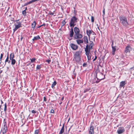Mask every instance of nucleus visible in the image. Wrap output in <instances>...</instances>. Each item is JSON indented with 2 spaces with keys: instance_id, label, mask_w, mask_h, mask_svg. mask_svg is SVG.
Masks as SVG:
<instances>
[{
  "instance_id": "5",
  "label": "nucleus",
  "mask_w": 134,
  "mask_h": 134,
  "mask_svg": "<svg viewBox=\"0 0 134 134\" xmlns=\"http://www.w3.org/2000/svg\"><path fill=\"white\" fill-rule=\"evenodd\" d=\"M93 46H89L88 44H87L85 49V51L86 52V54H88L90 53V50L92 48Z\"/></svg>"
},
{
  "instance_id": "9",
  "label": "nucleus",
  "mask_w": 134,
  "mask_h": 134,
  "mask_svg": "<svg viewBox=\"0 0 134 134\" xmlns=\"http://www.w3.org/2000/svg\"><path fill=\"white\" fill-rule=\"evenodd\" d=\"M2 131L3 134H5L8 131V129L7 126H3L2 129Z\"/></svg>"
},
{
  "instance_id": "40",
  "label": "nucleus",
  "mask_w": 134,
  "mask_h": 134,
  "mask_svg": "<svg viewBox=\"0 0 134 134\" xmlns=\"http://www.w3.org/2000/svg\"><path fill=\"white\" fill-rule=\"evenodd\" d=\"M46 62L48 63L49 64L50 62L51 61L49 59H47L46 60Z\"/></svg>"
},
{
  "instance_id": "16",
  "label": "nucleus",
  "mask_w": 134,
  "mask_h": 134,
  "mask_svg": "<svg viewBox=\"0 0 134 134\" xmlns=\"http://www.w3.org/2000/svg\"><path fill=\"white\" fill-rule=\"evenodd\" d=\"M126 83L125 81H122L120 82V86L121 87H124Z\"/></svg>"
},
{
  "instance_id": "43",
  "label": "nucleus",
  "mask_w": 134,
  "mask_h": 134,
  "mask_svg": "<svg viewBox=\"0 0 134 134\" xmlns=\"http://www.w3.org/2000/svg\"><path fill=\"white\" fill-rule=\"evenodd\" d=\"M32 113H36V112L35 111L33 110L32 111Z\"/></svg>"
},
{
  "instance_id": "27",
  "label": "nucleus",
  "mask_w": 134,
  "mask_h": 134,
  "mask_svg": "<svg viewBox=\"0 0 134 134\" xmlns=\"http://www.w3.org/2000/svg\"><path fill=\"white\" fill-rule=\"evenodd\" d=\"M57 84V82L55 81H54V82L52 85V87L53 88L54 87V86L56 85Z\"/></svg>"
},
{
  "instance_id": "63",
  "label": "nucleus",
  "mask_w": 134,
  "mask_h": 134,
  "mask_svg": "<svg viewBox=\"0 0 134 134\" xmlns=\"http://www.w3.org/2000/svg\"><path fill=\"white\" fill-rule=\"evenodd\" d=\"M103 12L104 14V10H103Z\"/></svg>"
},
{
  "instance_id": "53",
  "label": "nucleus",
  "mask_w": 134,
  "mask_h": 134,
  "mask_svg": "<svg viewBox=\"0 0 134 134\" xmlns=\"http://www.w3.org/2000/svg\"><path fill=\"white\" fill-rule=\"evenodd\" d=\"M7 62H8L9 63L10 62V60H8V61Z\"/></svg>"
},
{
  "instance_id": "8",
  "label": "nucleus",
  "mask_w": 134,
  "mask_h": 134,
  "mask_svg": "<svg viewBox=\"0 0 134 134\" xmlns=\"http://www.w3.org/2000/svg\"><path fill=\"white\" fill-rule=\"evenodd\" d=\"M82 37V35L80 33L75 34L74 36V37L75 39H80Z\"/></svg>"
},
{
  "instance_id": "62",
  "label": "nucleus",
  "mask_w": 134,
  "mask_h": 134,
  "mask_svg": "<svg viewBox=\"0 0 134 134\" xmlns=\"http://www.w3.org/2000/svg\"><path fill=\"white\" fill-rule=\"evenodd\" d=\"M41 27V25L40 26H39L38 27V28H40V27Z\"/></svg>"
},
{
  "instance_id": "51",
  "label": "nucleus",
  "mask_w": 134,
  "mask_h": 134,
  "mask_svg": "<svg viewBox=\"0 0 134 134\" xmlns=\"http://www.w3.org/2000/svg\"><path fill=\"white\" fill-rule=\"evenodd\" d=\"M133 68H134V66H133V67H131L130 68V69H133Z\"/></svg>"
},
{
  "instance_id": "38",
  "label": "nucleus",
  "mask_w": 134,
  "mask_h": 134,
  "mask_svg": "<svg viewBox=\"0 0 134 134\" xmlns=\"http://www.w3.org/2000/svg\"><path fill=\"white\" fill-rule=\"evenodd\" d=\"M91 21L92 22H94V17L93 16H92L91 17Z\"/></svg>"
},
{
  "instance_id": "31",
  "label": "nucleus",
  "mask_w": 134,
  "mask_h": 134,
  "mask_svg": "<svg viewBox=\"0 0 134 134\" xmlns=\"http://www.w3.org/2000/svg\"><path fill=\"white\" fill-rule=\"evenodd\" d=\"M26 12L25 10H23L22 12V14L24 16H25L26 15Z\"/></svg>"
},
{
  "instance_id": "11",
  "label": "nucleus",
  "mask_w": 134,
  "mask_h": 134,
  "mask_svg": "<svg viewBox=\"0 0 134 134\" xmlns=\"http://www.w3.org/2000/svg\"><path fill=\"white\" fill-rule=\"evenodd\" d=\"M131 49V47L129 45L127 46L125 49V52L126 53L130 52V50Z\"/></svg>"
},
{
  "instance_id": "2",
  "label": "nucleus",
  "mask_w": 134,
  "mask_h": 134,
  "mask_svg": "<svg viewBox=\"0 0 134 134\" xmlns=\"http://www.w3.org/2000/svg\"><path fill=\"white\" fill-rule=\"evenodd\" d=\"M82 51L81 50L76 52L74 56V60L77 62H79L81 60V55Z\"/></svg>"
},
{
  "instance_id": "54",
  "label": "nucleus",
  "mask_w": 134,
  "mask_h": 134,
  "mask_svg": "<svg viewBox=\"0 0 134 134\" xmlns=\"http://www.w3.org/2000/svg\"><path fill=\"white\" fill-rule=\"evenodd\" d=\"M64 99V97H63L62 98H61V100H63Z\"/></svg>"
},
{
  "instance_id": "14",
  "label": "nucleus",
  "mask_w": 134,
  "mask_h": 134,
  "mask_svg": "<svg viewBox=\"0 0 134 134\" xmlns=\"http://www.w3.org/2000/svg\"><path fill=\"white\" fill-rule=\"evenodd\" d=\"M74 31L75 34H77L80 32V31L79 29L77 27H75L74 28Z\"/></svg>"
},
{
  "instance_id": "41",
  "label": "nucleus",
  "mask_w": 134,
  "mask_h": 134,
  "mask_svg": "<svg viewBox=\"0 0 134 134\" xmlns=\"http://www.w3.org/2000/svg\"><path fill=\"white\" fill-rule=\"evenodd\" d=\"M3 54L1 53V54L0 58L1 61V59L3 57Z\"/></svg>"
},
{
  "instance_id": "23",
  "label": "nucleus",
  "mask_w": 134,
  "mask_h": 134,
  "mask_svg": "<svg viewBox=\"0 0 134 134\" xmlns=\"http://www.w3.org/2000/svg\"><path fill=\"white\" fill-rule=\"evenodd\" d=\"M77 43L79 44L81 43H83V41L82 40L78 39L76 40Z\"/></svg>"
},
{
  "instance_id": "57",
  "label": "nucleus",
  "mask_w": 134,
  "mask_h": 134,
  "mask_svg": "<svg viewBox=\"0 0 134 134\" xmlns=\"http://www.w3.org/2000/svg\"><path fill=\"white\" fill-rule=\"evenodd\" d=\"M96 59H95V58H94V59H93V61H95Z\"/></svg>"
},
{
  "instance_id": "33",
  "label": "nucleus",
  "mask_w": 134,
  "mask_h": 134,
  "mask_svg": "<svg viewBox=\"0 0 134 134\" xmlns=\"http://www.w3.org/2000/svg\"><path fill=\"white\" fill-rule=\"evenodd\" d=\"M7 104L6 103H5L4 104V110L5 112V111L7 110Z\"/></svg>"
},
{
  "instance_id": "45",
  "label": "nucleus",
  "mask_w": 134,
  "mask_h": 134,
  "mask_svg": "<svg viewBox=\"0 0 134 134\" xmlns=\"http://www.w3.org/2000/svg\"><path fill=\"white\" fill-rule=\"evenodd\" d=\"M43 100H44V101H45V102H46V97H43Z\"/></svg>"
},
{
  "instance_id": "61",
  "label": "nucleus",
  "mask_w": 134,
  "mask_h": 134,
  "mask_svg": "<svg viewBox=\"0 0 134 134\" xmlns=\"http://www.w3.org/2000/svg\"><path fill=\"white\" fill-rule=\"evenodd\" d=\"M2 70H1L0 71V74H1L2 72Z\"/></svg>"
},
{
  "instance_id": "21",
  "label": "nucleus",
  "mask_w": 134,
  "mask_h": 134,
  "mask_svg": "<svg viewBox=\"0 0 134 134\" xmlns=\"http://www.w3.org/2000/svg\"><path fill=\"white\" fill-rule=\"evenodd\" d=\"M14 54L13 53H11L10 55L9 58L11 60L12 59H14Z\"/></svg>"
},
{
  "instance_id": "30",
  "label": "nucleus",
  "mask_w": 134,
  "mask_h": 134,
  "mask_svg": "<svg viewBox=\"0 0 134 134\" xmlns=\"http://www.w3.org/2000/svg\"><path fill=\"white\" fill-rule=\"evenodd\" d=\"M9 57L8 55V56H7V58L5 61V64H6V63L8 61V60H9Z\"/></svg>"
},
{
  "instance_id": "32",
  "label": "nucleus",
  "mask_w": 134,
  "mask_h": 134,
  "mask_svg": "<svg viewBox=\"0 0 134 134\" xmlns=\"http://www.w3.org/2000/svg\"><path fill=\"white\" fill-rule=\"evenodd\" d=\"M39 132L38 130H36L35 131L34 134H38Z\"/></svg>"
},
{
  "instance_id": "58",
  "label": "nucleus",
  "mask_w": 134,
  "mask_h": 134,
  "mask_svg": "<svg viewBox=\"0 0 134 134\" xmlns=\"http://www.w3.org/2000/svg\"><path fill=\"white\" fill-rule=\"evenodd\" d=\"M96 59H95V58H94V59H93V61H95Z\"/></svg>"
},
{
  "instance_id": "15",
  "label": "nucleus",
  "mask_w": 134,
  "mask_h": 134,
  "mask_svg": "<svg viewBox=\"0 0 134 134\" xmlns=\"http://www.w3.org/2000/svg\"><path fill=\"white\" fill-rule=\"evenodd\" d=\"M74 34V32L73 31V29L72 28L71 29V30L69 32V36L70 37H72Z\"/></svg>"
},
{
  "instance_id": "56",
  "label": "nucleus",
  "mask_w": 134,
  "mask_h": 134,
  "mask_svg": "<svg viewBox=\"0 0 134 134\" xmlns=\"http://www.w3.org/2000/svg\"><path fill=\"white\" fill-rule=\"evenodd\" d=\"M1 104H2L3 103V101L1 100Z\"/></svg>"
},
{
  "instance_id": "36",
  "label": "nucleus",
  "mask_w": 134,
  "mask_h": 134,
  "mask_svg": "<svg viewBox=\"0 0 134 134\" xmlns=\"http://www.w3.org/2000/svg\"><path fill=\"white\" fill-rule=\"evenodd\" d=\"M35 60L36 59L35 58H32L31 59V62L32 63H33L35 61Z\"/></svg>"
},
{
  "instance_id": "60",
  "label": "nucleus",
  "mask_w": 134,
  "mask_h": 134,
  "mask_svg": "<svg viewBox=\"0 0 134 134\" xmlns=\"http://www.w3.org/2000/svg\"><path fill=\"white\" fill-rule=\"evenodd\" d=\"M97 56H95V58H95V59H97Z\"/></svg>"
},
{
  "instance_id": "47",
  "label": "nucleus",
  "mask_w": 134,
  "mask_h": 134,
  "mask_svg": "<svg viewBox=\"0 0 134 134\" xmlns=\"http://www.w3.org/2000/svg\"><path fill=\"white\" fill-rule=\"evenodd\" d=\"M49 14L50 15H53L54 14V13H53L51 12V13H49Z\"/></svg>"
},
{
  "instance_id": "49",
  "label": "nucleus",
  "mask_w": 134,
  "mask_h": 134,
  "mask_svg": "<svg viewBox=\"0 0 134 134\" xmlns=\"http://www.w3.org/2000/svg\"><path fill=\"white\" fill-rule=\"evenodd\" d=\"M23 37L21 35V38H20V41H21L22 40V39H23Z\"/></svg>"
},
{
  "instance_id": "37",
  "label": "nucleus",
  "mask_w": 134,
  "mask_h": 134,
  "mask_svg": "<svg viewBox=\"0 0 134 134\" xmlns=\"http://www.w3.org/2000/svg\"><path fill=\"white\" fill-rule=\"evenodd\" d=\"M90 89L88 88L86 89L83 91V92L85 93H86Z\"/></svg>"
},
{
  "instance_id": "17",
  "label": "nucleus",
  "mask_w": 134,
  "mask_h": 134,
  "mask_svg": "<svg viewBox=\"0 0 134 134\" xmlns=\"http://www.w3.org/2000/svg\"><path fill=\"white\" fill-rule=\"evenodd\" d=\"M86 34L88 36L89 38L90 37V35L92 34V30H87L86 31Z\"/></svg>"
},
{
  "instance_id": "3",
  "label": "nucleus",
  "mask_w": 134,
  "mask_h": 134,
  "mask_svg": "<svg viewBox=\"0 0 134 134\" xmlns=\"http://www.w3.org/2000/svg\"><path fill=\"white\" fill-rule=\"evenodd\" d=\"M119 18L120 22L123 25L127 26L129 25L127 19L125 16L121 15L119 17Z\"/></svg>"
},
{
  "instance_id": "18",
  "label": "nucleus",
  "mask_w": 134,
  "mask_h": 134,
  "mask_svg": "<svg viewBox=\"0 0 134 134\" xmlns=\"http://www.w3.org/2000/svg\"><path fill=\"white\" fill-rule=\"evenodd\" d=\"M84 41L85 43H86L87 44L88 43V37L87 36H84L83 37Z\"/></svg>"
},
{
  "instance_id": "20",
  "label": "nucleus",
  "mask_w": 134,
  "mask_h": 134,
  "mask_svg": "<svg viewBox=\"0 0 134 134\" xmlns=\"http://www.w3.org/2000/svg\"><path fill=\"white\" fill-rule=\"evenodd\" d=\"M85 54L87 56V58L88 60H90L91 59V54L89 53V54H86V52H85Z\"/></svg>"
},
{
  "instance_id": "29",
  "label": "nucleus",
  "mask_w": 134,
  "mask_h": 134,
  "mask_svg": "<svg viewBox=\"0 0 134 134\" xmlns=\"http://www.w3.org/2000/svg\"><path fill=\"white\" fill-rule=\"evenodd\" d=\"M41 68V65H37L36 67V69L38 70L40 69Z\"/></svg>"
},
{
  "instance_id": "12",
  "label": "nucleus",
  "mask_w": 134,
  "mask_h": 134,
  "mask_svg": "<svg viewBox=\"0 0 134 134\" xmlns=\"http://www.w3.org/2000/svg\"><path fill=\"white\" fill-rule=\"evenodd\" d=\"M89 134H94V131L93 130V126L92 125L91 126L89 131Z\"/></svg>"
},
{
  "instance_id": "24",
  "label": "nucleus",
  "mask_w": 134,
  "mask_h": 134,
  "mask_svg": "<svg viewBox=\"0 0 134 134\" xmlns=\"http://www.w3.org/2000/svg\"><path fill=\"white\" fill-rule=\"evenodd\" d=\"M10 60H11V65H14L16 63L15 60L14 59H12Z\"/></svg>"
},
{
  "instance_id": "39",
  "label": "nucleus",
  "mask_w": 134,
  "mask_h": 134,
  "mask_svg": "<svg viewBox=\"0 0 134 134\" xmlns=\"http://www.w3.org/2000/svg\"><path fill=\"white\" fill-rule=\"evenodd\" d=\"M83 67H85L87 66V64L86 63H84L82 65Z\"/></svg>"
},
{
  "instance_id": "55",
  "label": "nucleus",
  "mask_w": 134,
  "mask_h": 134,
  "mask_svg": "<svg viewBox=\"0 0 134 134\" xmlns=\"http://www.w3.org/2000/svg\"><path fill=\"white\" fill-rule=\"evenodd\" d=\"M62 28H61H61L60 29H59V30H60V31H62V29H62Z\"/></svg>"
},
{
  "instance_id": "10",
  "label": "nucleus",
  "mask_w": 134,
  "mask_h": 134,
  "mask_svg": "<svg viewBox=\"0 0 134 134\" xmlns=\"http://www.w3.org/2000/svg\"><path fill=\"white\" fill-rule=\"evenodd\" d=\"M70 46L71 48L74 50H76L78 48V46L73 43H71Z\"/></svg>"
},
{
  "instance_id": "42",
  "label": "nucleus",
  "mask_w": 134,
  "mask_h": 134,
  "mask_svg": "<svg viewBox=\"0 0 134 134\" xmlns=\"http://www.w3.org/2000/svg\"><path fill=\"white\" fill-rule=\"evenodd\" d=\"M50 113H54V111L53 109H51L50 111Z\"/></svg>"
},
{
  "instance_id": "64",
  "label": "nucleus",
  "mask_w": 134,
  "mask_h": 134,
  "mask_svg": "<svg viewBox=\"0 0 134 134\" xmlns=\"http://www.w3.org/2000/svg\"><path fill=\"white\" fill-rule=\"evenodd\" d=\"M30 64H27L26 65V66H28Z\"/></svg>"
},
{
  "instance_id": "44",
  "label": "nucleus",
  "mask_w": 134,
  "mask_h": 134,
  "mask_svg": "<svg viewBox=\"0 0 134 134\" xmlns=\"http://www.w3.org/2000/svg\"><path fill=\"white\" fill-rule=\"evenodd\" d=\"M92 34L93 35H95L96 34L92 30Z\"/></svg>"
},
{
  "instance_id": "46",
  "label": "nucleus",
  "mask_w": 134,
  "mask_h": 134,
  "mask_svg": "<svg viewBox=\"0 0 134 134\" xmlns=\"http://www.w3.org/2000/svg\"><path fill=\"white\" fill-rule=\"evenodd\" d=\"M28 4H29L28 3H26L23 6H24L27 5Z\"/></svg>"
},
{
  "instance_id": "4",
  "label": "nucleus",
  "mask_w": 134,
  "mask_h": 134,
  "mask_svg": "<svg viewBox=\"0 0 134 134\" xmlns=\"http://www.w3.org/2000/svg\"><path fill=\"white\" fill-rule=\"evenodd\" d=\"M77 19L75 16H73L71 19L70 21V27H74L76 25V23L77 22Z\"/></svg>"
},
{
  "instance_id": "59",
  "label": "nucleus",
  "mask_w": 134,
  "mask_h": 134,
  "mask_svg": "<svg viewBox=\"0 0 134 134\" xmlns=\"http://www.w3.org/2000/svg\"><path fill=\"white\" fill-rule=\"evenodd\" d=\"M95 36H94V38H93V40L94 41L95 40Z\"/></svg>"
},
{
  "instance_id": "28",
  "label": "nucleus",
  "mask_w": 134,
  "mask_h": 134,
  "mask_svg": "<svg viewBox=\"0 0 134 134\" xmlns=\"http://www.w3.org/2000/svg\"><path fill=\"white\" fill-rule=\"evenodd\" d=\"M65 23L66 22L65 21V20H63L62 22V24L63 25H62L61 26V28H62V26H64L65 24Z\"/></svg>"
},
{
  "instance_id": "22",
  "label": "nucleus",
  "mask_w": 134,
  "mask_h": 134,
  "mask_svg": "<svg viewBox=\"0 0 134 134\" xmlns=\"http://www.w3.org/2000/svg\"><path fill=\"white\" fill-rule=\"evenodd\" d=\"M112 54L114 55L115 54V52L116 50V47L115 46H112Z\"/></svg>"
},
{
  "instance_id": "48",
  "label": "nucleus",
  "mask_w": 134,
  "mask_h": 134,
  "mask_svg": "<svg viewBox=\"0 0 134 134\" xmlns=\"http://www.w3.org/2000/svg\"><path fill=\"white\" fill-rule=\"evenodd\" d=\"M113 40L112 41V44H111V47H112V46H113Z\"/></svg>"
},
{
  "instance_id": "19",
  "label": "nucleus",
  "mask_w": 134,
  "mask_h": 134,
  "mask_svg": "<svg viewBox=\"0 0 134 134\" xmlns=\"http://www.w3.org/2000/svg\"><path fill=\"white\" fill-rule=\"evenodd\" d=\"M64 131V124H63V126L61 128L59 134H62Z\"/></svg>"
},
{
  "instance_id": "34",
  "label": "nucleus",
  "mask_w": 134,
  "mask_h": 134,
  "mask_svg": "<svg viewBox=\"0 0 134 134\" xmlns=\"http://www.w3.org/2000/svg\"><path fill=\"white\" fill-rule=\"evenodd\" d=\"M3 126H7V122L5 119H4L3 121Z\"/></svg>"
},
{
  "instance_id": "7",
  "label": "nucleus",
  "mask_w": 134,
  "mask_h": 134,
  "mask_svg": "<svg viewBox=\"0 0 134 134\" xmlns=\"http://www.w3.org/2000/svg\"><path fill=\"white\" fill-rule=\"evenodd\" d=\"M125 131V130L124 127H119L117 131V133L118 134H121Z\"/></svg>"
},
{
  "instance_id": "50",
  "label": "nucleus",
  "mask_w": 134,
  "mask_h": 134,
  "mask_svg": "<svg viewBox=\"0 0 134 134\" xmlns=\"http://www.w3.org/2000/svg\"><path fill=\"white\" fill-rule=\"evenodd\" d=\"M45 25V23H43V24L42 25H41V26H44V25Z\"/></svg>"
},
{
  "instance_id": "35",
  "label": "nucleus",
  "mask_w": 134,
  "mask_h": 134,
  "mask_svg": "<svg viewBox=\"0 0 134 134\" xmlns=\"http://www.w3.org/2000/svg\"><path fill=\"white\" fill-rule=\"evenodd\" d=\"M90 45H89L90 46H93L94 45V43L93 42L91 41H90Z\"/></svg>"
},
{
  "instance_id": "52",
  "label": "nucleus",
  "mask_w": 134,
  "mask_h": 134,
  "mask_svg": "<svg viewBox=\"0 0 134 134\" xmlns=\"http://www.w3.org/2000/svg\"><path fill=\"white\" fill-rule=\"evenodd\" d=\"M27 10V7H26L25 8V10H25L26 11V10Z\"/></svg>"
},
{
  "instance_id": "25",
  "label": "nucleus",
  "mask_w": 134,
  "mask_h": 134,
  "mask_svg": "<svg viewBox=\"0 0 134 134\" xmlns=\"http://www.w3.org/2000/svg\"><path fill=\"white\" fill-rule=\"evenodd\" d=\"M36 25V22L35 21H34L31 24L32 27L34 28Z\"/></svg>"
},
{
  "instance_id": "26",
  "label": "nucleus",
  "mask_w": 134,
  "mask_h": 134,
  "mask_svg": "<svg viewBox=\"0 0 134 134\" xmlns=\"http://www.w3.org/2000/svg\"><path fill=\"white\" fill-rule=\"evenodd\" d=\"M39 0H32L31 1H30L28 2L29 4L32 3L35 1H38Z\"/></svg>"
},
{
  "instance_id": "1",
  "label": "nucleus",
  "mask_w": 134,
  "mask_h": 134,
  "mask_svg": "<svg viewBox=\"0 0 134 134\" xmlns=\"http://www.w3.org/2000/svg\"><path fill=\"white\" fill-rule=\"evenodd\" d=\"M105 76L104 74L99 72L98 70H97L96 71V78L94 79V80L93 81V83L99 82L100 81L105 78Z\"/></svg>"
},
{
  "instance_id": "6",
  "label": "nucleus",
  "mask_w": 134,
  "mask_h": 134,
  "mask_svg": "<svg viewBox=\"0 0 134 134\" xmlns=\"http://www.w3.org/2000/svg\"><path fill=\"white\" fill-rule=\"evenodd\" d=\"M16 23L17 24L15 25V28L13 29V33H14V32L17 30V29L21 27V23L19 21L16 22Z\"/></svg>"
},
{
  "instance_id": "13",
  "label": "nucleus",
  "mask_w": 134,
  "mask_h": 134,
  "mask_svg": "<svg viewBox=\"0 0 134 134\" xmlns=\"http://www.w3.org/2000/svg\"><path fill=\"white\" fill-rule=\"evenodd\" d=\"M40 37L39 35H37L36 36L34 37L32 40L33 41L32 42L33 43H34L35 42L34 41H36L38 39H40Z\"/></svg>"
}]
</instances>
